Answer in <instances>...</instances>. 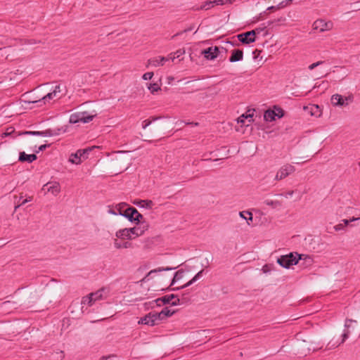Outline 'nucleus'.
<instances>
[{
    "label": "nucleus",
    "instance_id": "nucleus-29",
    "mask_svg": "<svg viewBox=\"0 0 360 360\" xmlns=\"http://www.w3.org/2000/svg\"><path fill=\"white\" fill-rule=\"evenodd\" d=\"M148 89L152 94H156L161 90L160 86L157 83H150L148 84Z\"/></svg>",
    "mask_w": 360,
    "mask_h": 360
},
{
    "label": "nucleus",
    "instance_id": "nucleus-31",
    "mask_svg": "<svg viewBox=\"0 0 360 360\" xmlns=\"http://www.w3.org/2000/svg\"><path fill=\"white\" fill-rule=\"evenodd\" d=\"M174 268H170V267H166V268H158V269H153L151 271H150L148 274L143 278L142 281H145L147 279V278L151 275L153 273H157V272H160V271H170V270H172L174 269Z\"/></svg>",
    "mask_w": 360,
    "mask_h": 360
},
{
    "label": "nucleus",
    "instance_id": "nucleus-22",
    "mask_svg": "<svg viewBox=\"0 0 360 360\" xmlns=\"http://www.w3.org/2000/svg\"><path fill=\"white\" fill-rule=\"evenodd\" d=\"M20 162H27L29 163H31L34 162L35 160H37V155L35 154H31L27 155L25 152H20L19 153V158Z\"/></svg>",
    "mask_w": 360,
    "mask_h": 360
},
{
    "label": "nucleus",
    "instance_id": "nucleus-18",
    "mask_svg": "<svg viewBox=\"0 0 360 360\" xmlns=\"http://www.w3.org/2000/svg\"><path fill=\"white\" fill-rule=\"evenodd\" d=\"M22 134H29V135H35L40 136L43 137H49L53 136L55 134L52 132L51 129H46L45 131H25L23 132L18 133L17 136L22 135Z\"/></svg>",
    "mask_w": 360,
    "mask_h": 360
},
{
    "label": "nucleus",
    "instance_id": "nucleus-47",
    "mask_svg": "<svg viewBox=\"0 0 360 360\" xmlns=\"http://www.w3.org/2000/svg\"><path fill=\"white\" fill-rule=\"evenodd\" d=\"M342 223L343 224L344 226H348L349 224V219H342Z\"/></svg>",
    "mask_w": 360,
    "mask_h": 360
},
{
    "label": "nucleus",
    "instance_id": "nucleus-28",
    "mask_svg": "<svg viewBox=\"0 0 360 360\" xmlns=\"http://www.w3.org/2000/svg\"><path fill=\"white\" fill-rule=\"evenodd\" d=\"M184 271L183 270H179L177 271L175 274H174V276L172 279V283L171 285H173L175 283L178 282L179 281L181 280L184 276Z\"/></svg>",
    "mask_w": 360,
    "mask_h": 360
},
{
    "label": "nucleus",
    "instance_id": "nucleus-44",
    "mask_svg": "<svg viewBox=\"0 0 360 360\" xmlns=\"http://www.w3.org/2000/svg\"><path fill=\"white\" fill-rule=\"evenodd\" d=\"M184 53V51L183 50H178L176 51L174 54L176 56V58H179L180 56L183 55Z\"/></svg>",
    "mask_w": 360,
    "mask_h": 360
},
{
    "label": "nucleus",
    "instance_id": "nucleus-23",
    "mask_svg": "<svg viewBox=\"0 0 360 360\" xmlns=\"http://www.w3.org/2000/svg\"><path fill=\"white\" fill-rule=\"evenodd\" d=\"M134 204L139 207L151 209L154 205L153 202L150 200H137L134 202Z\"/></svg>",
    "mask_w": 360,
    "mask_h": 360
},
{
    "label": "nucleus",
    "instance_id": "nucleus-49",
    "mask_svg": "<svg viewBox=\"0 0 360 360\" xmlns=\"http://www.w3.org/2000/svg\"><path fill=\"white\" fill-rule=\"evenodd\" d=\"M260 53H261V51L256 50L255 51H254L253 53L256 54L255 56V58H257L259 56V55L260 54Z\"/></svg>",
    "mask_w": 360,
    "mask_h": 360
},
{
    "label": "nucleus",
    "instance_id": "nucleus-17",
    "mask_svg": "<svg viewBox=\"0 0 360 360\" xmlns=\"http://www.w3.org/2000/svg\"><path fill=\"white\" fill-rule=\"evenodd\" d=\"M169 58L163 56H158L150 58L148 60V66L158 67L164 65L165 63L168 61Z\"/></svg>",
    "mask_w": 360,
    "mask_h": 360
},
{
    "label": "nucleus",
    "instance_id": "nucleus-5",
    "mask_svg": "<svg viewBox=\"0 0 360 360\" xmlns=\"http://www.w3.org/2000/svg\"><path fill=\"white\" fill-rule=\"evenodd\" d=\"M295 172V167L289 163L285 164L278 169L274 179L276 181H281L289 175L293 174Z\"/></svg>",
    "mask_w": 360,
    "mask_h": 360
},
{
    "label": "nucleus",
    "instance_id": "nucleus-8",
    "mask_svg": "<svg viewBox=\"0 0 360 360\" xmlns=\"http://www.w3.org/2000/svg\"><path fill=\"white\" fill-rule=\"evenodd\" d=\"M157 305L160 306L164 304H171L173 306L182 304L183 302H181L180 299L177 297L176 295L173 294L168 295L162 297V298H158L154 301Z\"/></svg>",
    "mask_w": 360,
    "mask_h": 360
},
{
    "label": "nucleus",
    "instance_id": "nucleus-52",
    "mask_svg": "<svg viewBox=\"0 0 360 360\" xmlns=\"http://www.w3.org/2000/svg\"><path fill=\"white\" fill-rule=\"evenodd\" d=\"M108 212H109L110 214H114V215H116V214H117L116 212H115V211H114V210H112V209H110V210H108Z\"/></svg>",
    "mask_w": 360,
    "mask_h": 360
},
{
    "label": "nucleus",
    "instance_id": "nucleus-57",
    "mask_svg": "<svg viewBox=\"0 0 360 360\" xmlns=\"http://www.w3.org/2000/svg\"><path fill=\"white\" fill-rule=\"evenodd\" d=\"M158 120V118H157V117H153V121H155V120Z\"/></svg>",
    "mask_w": 360,
    "mask_h": 360
},
{
    "label": "nucleus",
    "instance_id": "nucleus-15",
    "mask_svg": "<svg viewBox=\"0 0 360 360\" xmlns=\"http://www.w3.org/2000/svg\"><path fill=\"white\" fill-rule=\"evenodd\" d=\"M219 49L217 46H210L201 51V54L208 60H214L219 54Z\"/></svg>",
    "mask_w": 360,
    "mask_h": 360
},
{
    "label": "nucleus",
    "instance_id": "nucleus-13",
    "mask_svg": "<svg viewBox=\"0 0 360 360\" xmlns=\"http://www.w3.org/2000/svg\"><path fill=\"white\" fill-rule=\"evenodd\" d=\"M258 30H253L238 35V40L243 44H248L255 41V34Z\"/></svg>",
    "mask_w": 360,
    "mask_h": 360
},
{
    "label": "nucleus",
    "instance_id": "nucleus-33",
    "mask_svg": "<svg viewBox=\"0 0 360 360\" xmlns=\"http://www.w3.org/2000/svg\"><path fill=\"white\" fill-rule=\"evenodd\" d=\"M215 4V3L212 2V0L207 1L203 4V5L201 6L202 9L208 10L210 8L213 7Z\"/></svg>",
    "mask_w": 360,
    "mask_h": 360
},
{
    "label": "nucleus",
    "instance_id": "nucleus-35",
    "mask_svg": "<svg viewBox=\"0 0 360 360\" xmlns=\"http://www.w3.org/2000/svg\"><path fill=\"white\" fill-rule=\"evenodd\" d=\"M128 229L131 237V240L139 237V233H137V230H136L135 227L129 228Z\"/></svg>",
    "mask_w": 360,
    "mask_h": 360
},
{
    "label": "nucleus",
    "instance_id": "nucleus-4",
    "mask_svg": "<svg viewBox=\"0 0 360 360\" xmlns=\"http://www.w3.org/2000/svg\"><path fill=\"white\" fill-rule=\"evenodd\" d=\"M96 115H89L87 112H79L72 114L70 116L69 122L71 124H77L79 122L89 123L93 120Z\"/></svg>",
    "mask_w": 360,
    "mask_h": 360
},
{
    "label": "nucleus",
    "instance_id": "nucleus-10",
    "mask_svg": "<svg viewBox=\"0 0 360 360\" xmlns=\"http://www.w3.org/2000/svg\"><path fill=\"white\" fill-rule=\"evenodd\" d=\"M41 190L44 191L45 193H50L53 196H56L60 193L61 188L59 182L49 181L43 186Z\"/></svg>",
    "mask_w": 360,
    "mask_h": 360
},
{
    "label": "nucleus",
    "instance_id": "nucleus-45",
    "mask_svg": "<svg viewBox=\"0 0 360 360\" xmlns=\"http://www.w3.org/2000/svg\"><path fill=\"white\" fill-rule=\"evenodd\" d=\"M48 145H41L40 146L39 148H38V150H36V153H39V151H42L44 150H45L46 148H47Z\"/></svg>",
    "mask_w": 360,
    "mask_h": 360
},
{
    "label": "nucleus",
    "instance_id": "nucleus-46",
    "mask_svg": "<svg viewBox=\"0 0 360 360\" xmlns=\"http://www.w3.org/2000/svg\"><path fill=\"white\" fill-rule=\"evenodd\" d=\"M32 200V197L30 196L27 198L26 199L23 200L21 202V205H25V203L30 202Z\"/></svg>",
    "mask_w": 360,
    "mask_h": 360
},
{
    "label": "nucleus",
    "instance_id": "nucleus-56",
    "mask_svg": "<svg viewBox=\"0 0 360 360\" xmlns=\"http://www.w3.org/2000/svg\"><path fill=\"white\" fill-rule=\"evenodd\" d=\"M117 153H127V151H117Z\"/></svg>",
    "mask_w": 360,
    "mask_h": 360
},
{
    "label": "nucleus",
    "instance_id": "nucleus-14",
    "mask_svg": "<svg viewBox=\"0 0 360 360\" xmlns=\"http://www.w3.org/2000/svg\"><path fill=\"white\" fill-rule=\"evenodd\" d=\"M121 214L128 218L131 221H140L143 218V215L141 214L134 207L127 208L124 211V213Z\"/></svg>",
    "mask_w": 360,
    "mask_h": 360
},
{
    "label": "nucleus",
    "instance_id": "nucleus-59",
    "mask_svg": "<svg viewBox=\"0 0 360 360\" xmlns=\"http://www.w3.org/2000/svg\"><path fill=\"white\" fill-rule=\"evenodd\" d=\"M359 165L360 166V162H359Z\"/></svg>",
    "mask_w": 360,
    "mask_h": 360
},
{
    "label": "nucleus",
    "instance_id": "nucleus-6",
    "mask_svg": "<svg viewBox=\"0 0 360 360\" xmlns=\"http://www.w3.org/2000/svg\"><path fill=\"white\" fill-rule=\"evenodd\" d=\"M295 252H291L288 255H282L280 257L278 258L277 262L281 266L288 269L291 266L295 265L297 264V260L296 259V257H295Z\"/></svg>",
    "mask_w": 360,
    "mask_h": 360
},
{
    "label": "nucleus",
    "instance_id": "nucleus-11",
    "mask_svg": "<svg viewBox=\"0 0 360 360\" xmlns=\"http://www.w3.org/2000/svg\"><path fill=\"white\" fill-rule=\"evenodd\" d=\"M159 319L160 315H158V313L150 312L141 318L138 323L153 326L157 323L158 321H160Z\"/></svg>",
    "mask_w": 360,
    "mask_h": 360
},
{
    "label": "nucleus",
    "instance_id": "nucleus-58",
    "mask_svg": "<svg viewBox=\"0 0 360 360\" xmlns=\"http://www.w3.org/2000/svg\"><path fill=\"white\" fill-rule=\"evenodd\" d=\"M315 108H317V109L319 108V105H315Z\"/></svg>",
    "mask_w": 360,
    "mask_h": 360
},
{
    "label": "nucleus",
    "instance_id": "nucleus-34",
    "mask_svg": "<svg viewBox=\"0 0 360 360\" xmlns=\"http://www.w3.org/2000/svg\"><path fill=\"white\" fill-rule=\"evenodd\" d=\"M235 0H212L213 3H215L216 5H225L226 4H231Z\"/></svg>",
    "mask_w": 360,
    "mask_h": 360
},
{
    "label": "nucleus",
    "instance_id": "nucleus-38",
    "mask_svg": "<svg viewBox=\"0 0 360 360\" xmlns=\"http://www.w3.org/2000/svg\"><path fill=\"white\" fill-rule=\"evenodd\" d=\"M15 132V129L13 127L7 128L6 131L2 134V136H8Z\"/></svg>",
    "mask_w": 360,
    "mask_h": 360
},
{
    "label": "nucleus",
    "instance_id": "nucleus-41",
    "mask_svg": "<svg viewBox=\"0 0 360 360\" xmlns=\"http://www.w3.org/2000/svg\"><path fill=\"white\" fill-rule=\"evenodd\" d=\"M344 228H345V226H344V225H343V224H342V222H341V223H340V224H337V225H335V226L333 227V229H334V230H335V231H341V230H343V229H344Z\"/></svg>",
    "mask_w": 360,
    "mask_h": 360
},
{
    "label": "nucleus",
    "instance_id": "nucleus-43",
    "mask_svg": "<svg viewBox=\"0 0 360 360\" xmlns=\"http://www.w3.org/2000/svg\"><path fill=\"white\" fill-rule=\"evenodd\" d=\"M131 244L129 242H124L122 243V249H127L131 248Z\"/></svg>",
    "mask_w": 360,
    "mask_h": 360
},
{
    "label": "nucleus",
    "instance_id": "nucleus-51",
    "mask_svg": "<svg viewBox=\"0 0 360 360\" xmlns=\"http://www.w3.org/2000/svg\"><path fill=\"white\" fill-rule=\"evenodd\" d=\"M186 124H192V125H194V126H197V125H198V122H186Z\"/></svg>",
    "mask_w": 360,
    "mask_h": 360
},
{
    "label": "nucleus",
    "instance_id": "nucleus-1",
    "mask_svg": "<svg viewBox=\"0 0 360 360\" xmlns=\"http://www.w3.org/2000/svg\"><path fill=\"white\" fill-rule=\"evenodd\" d=\"M109 289L107 288H102L98 290L91 292L86 296L82 297L81 304L82 309L85 306L91 307L96 302L105 299L109 294Z\"/></svg>",
    "mask_w": 360,
    "mask_h": 360
},
{
    "label": "nucleus",
    "instance_id": "nucleus-42",
    "mask_svg": "<svg viewBox=\"0 0 360 360\" xmlns=\"http://www.w3.org/2000/svg\"><path fill=\"white\" fill-rule=\"evenodd\" d=\"M151 122H152V121H150V120H144L142 123V128L143 129H146L151 124Z\"/></svg>",
    "mask_w": 360,
    "mask_h": 360
},
{
    "label": "nucleus",
    "instance_id": "nucleus-24",
    "mask_svg": "<svg viewBox=\"0 0 360 360\" xmlns=\"http://www.w3.org/2000/svg\"><path fill=\"white\" fill-rule=\"evenodd\" d=\"M203 270L200 271L191 280L183 285L176 288V290L183 289L192 285L194 282L198 280L202 275ZM175 290V288H174Z\"/></svg>",
    "mask_w": 360,
    "mask_h": 360
},
{
    "label": "nucleus",
    "instance_id": "nucleus-36",
    "mask_svg": "<svg viewBox=\"0 0 360 360\" xmlns=\"http://www.w3.org/2000/svg\"><path fill=\"white\" fill-rule=\"evenodd\" d=\"M120 240H121L117 237H115V238H114L113 245L116 249H122V243Z\"/></svg>",
    "mask_w": 360,
    "mask_h": 360
},
{
    "label": "nucleus",
    "instance_id": "nucleus-50",
    "mask_svg": "<svg viewBox=\"0 0 360 360\" xmlns=\"http://www.w3.org/2000/svg\"><path fill=\"white\" fill-rule=\"evenodd\" d=\"M293 193H294V192H293L292 191H288V192L285 195V196L286 198L290 197V196H292V195H293Z\"/></svg>",
    "mask_w": 360,
    "mask_h": 360
},
{
    "label": "nucleus",
    "instance_id": "nucleus-12",
    "mask_svg": "<svg viewBox=\"0 0 360 360\" xmlns=\"http://www.w3.org/2000/svg\"><path fill=\"white\" fill-rule=\"evenodd\" d=\"M283 116V111L279 108H274V110H268L265 111L264 118L266 122H272L276 118H281Z\"/></svg>",
    "mask_w": 360,
    "mask_h": 360
},
{
    "label": "nucleus",
    "instance_id": "nucleus-55",
    "mask_svg": "<svg viewBox=\"0 0 360 360\" xmlns=\"http://www.w3.org/2000/svg\"><path fill=\"white\" fill-rule=\"evenodd\" d=\"M21 205H22L21 203H20L19 205H16L15 207V210H17V209L19 208Z\"/></svg>",
    "mask_w": 360,
    "mask_h": 360
},
{
    "label": "nucleus",
    "instance_id": "nucleus-53",
    "mask_svg": "<svg viewBox=\"0 0 360 360\" xmlns=\"http://www.w3.org/2000/svg\"><path fill=\"white\" fill-rule=\"evenodd\" d=\"M360 218H356V217H352V219H349V222H352V221H355L358 219H359Z\"/></svg>",
    "mask_w": 360,
    "mask_h": 360
},
{
    "label": "nucleus",
    "instance_id": "nucleus-39",
    "mask_svg": "<svg viewBox=\"0 0 360 360\" xmlns=\"http://www.w3.org/2000/svg\"><path fill=\"white\" fill-rule=\"evenodd\" d=\"M292 1V0H285L282 2H281L280 4H278V7L279 8H284L285 6L289 5Z\"/></svg>",
    "mask_w": 360,
    "mask_h": 360
},
{
    "label": "nucleus",
    "instance_id": "nucleus-7",
    "mask_svg": "<svg viewBox=\"0 0 360 360\" xmlns=\"http://www.w3.org/2000/svg\"><path fill=\"white\" fill-rule=\"evenodd\" d=\"M313 30L319 32L330 31L333 28V23L332 21H326L323 19H317L315 20L312 25Z\"/></svg>",
    "mask_w": 360,
    "mask_h": 360
},
{
    "label": "nucleus",
    "instance_id": "nucleus-32",
    "mask_svg": "<svg viewBox=\"0 0 360 360\" xmlns=\"http://www.w3.org/2000/svg\"><path fill=\"white\" fill-rule=\"evenodd\" d=\"M264 204L273 208H277L281 206V203L278 200H266Z\"/></svg>",
    "mask_w": 360,
    "mask_h": 360
},
{
    "label": "nucleus",
    "instance_id": "nucleus-20",
    "mask_svg": "<svg viewBox=\"0 0 360 360\" xmlns=\"http://www.w3.org/2000/svg\"><path fill=\"white\" fill-rule=\"evenodd\" d=\"M115 237L121 240H131L128 228L121 229L116 231Z\"/></svg>",
    "mask_w": 360,
    "mask_h": 360
},
{
    "label": "nucleus",
    "instance_id": "nucleus-30",
    "mask_svg": "<svg viewBox=\"0 0 360 360\" xmlns=\"http://www.w3.org/2000/svg\"><path fill=\"white\" fill-rule=\"evenodd\" d=\"M240 217L247 221L248 224H250V221H252V214L248 211H243L239 213Z\"/></svg>",
    "mask_w": 360,
    "mask_h": 360
},
{
    "label": "nucleus",
    "instance_id": "nucleus-27",
    "mask_svg": "<svg viewBox=\"0 0 360 360\" xmlns=\"http://www.w3.org/2000/svg\"><path fill=\"white\" fill-rule=\"evenodd\" d=\"M295 257H296L297 262H299V260H304L308 264H311L313 262L312 257L308 255H304V254L300 255V254L295 252Z\"/></svg>",
    "mask_w": 360,
    "mask_h": 360
},
{
    "label": "nucleus",
    "instance_id": "nucleus-37",
    "mask_svg": "<svg viewBox=\"0 0 360 360\" xmlns=\"http://www.w3.org/2000/svg\"><path fill=\"white\" fill-rule=\"evenodd\" d=\"M153 72H148L143 75L142 79L143 80H149L151 79L153 77Z\"/></svg>",
    "mask_w": 360,
    "mask_h": 360
},
{
    "label": "nucleus",
    "instance_id": "nucleus-54",
    "mask_svg": "<svg viewBox=\"0 0 360 360\" xmlns=\"http://www.w3.org/2000/svg\"><path fill=\"white\" fill-rule=\"evenodd\" d=\"M108 357L107 356H102L99 360H107Z\"/></svg>",
    "mask_w": 360,
    "mask_h": 360
},
{
    "label": "nucleus",
    "instance_id": "nucleus-16",
    "mask_svg": "<svg viewBox=\"0 0 360 360\" xmlns=\"http://www.w3.org/2000/svg\"><path fill=\"white\" fill-rule=\"evenodd\" d=\"M61 92L60 86L57 85L55 86L54 89L51 91L46 94L42 97L41 100H39L37 102L42 101L44 104L50 103L51 100L58 98V94Z\"/></svg>",
    "mask_w": 360,
    "mask_h": 360
},
{
    "label": "nucleus",
    "instance_id": "nucleus-26",
    "mask_svg": "<svg viewBox=\"0 0 360 360\" xmlns=\"http://www.w3.org/2000/svg\"><path fill=\"white\" fill-rule=\"evenodd\" d=\"M134 227L136 230H137V233H139V236H141L148 229L149 225L146 222H141L138 226Z\"/></svg>",
    "mask_w": 360,
    "mask_h": 360
},
{
    "label": "nucleus",
    "instance_id": "nucleus-40",
    "mask_svg": "<svg viewBox=\"0 0 360 360\" xmlns=\"http://www.w3.org/2000/svg\"><path fill=\"white\" fill-rule=\"evenodd\" d=\"M324 62L323 61H318L316 63H314L312 64H311L308 68L310 70H314L315 68L318 67L319 65L323 64Z\"/></svg>",
    "mask_w": 360,
    "mask_h": 360
},
{
    "label": "nucleus",
    "instance_id": "nucleus-2",
    "mask_svg": "<svg viewBox=\"0 0 360 360\" xmlns=\"http://www.w3.org/2000/svg\"><path fill=\"white\" fill-rule=\"evenodd\" d=\"M354 101V96L352 94H348L343 96L339 94H335L331 96L330 102L333 107L346 108Z\"/></svg>",
    "mask_w": 360,
    "mask_h": 360
},
{
    "label": "nucleus",
    "instance_id": "nucleus-19",
    "mask_svg": "<svg viewBox=\"0 0 360 360\" xmlns=\"http://www.w3.org/2000/svg\"><path fill=\"white\" fill-rule=\"evenodd\" d=\"M250 111L240 115L237 119L238 123H241L243 125L248 126L249 124L253 121V119H252L253 113H248Z\"/></svg>",
    "mask_w": 360,
    "mask_h": 360
},
{
    "label": "nucleus",
    "instance_id": "nucleus-21",
    "mask_svg": "<svg viewBox=\"0 0 360 360\" xmlns=\"http://www.w3.org/2000/svg\"><path fill=\"white\" fill-rule=\"evenodd\" d=\"M243 58V52L242 50L239 49H233L231 51V56L229 58V61L231 63H235L240 60H242Z\"/></svg>",
    "mask_w": 360,
    "mask_h": 360
},
{
    "label": "nucleus",
    "instance_id": "nucleus-9",
    "mask_svg": "<svg viewBox=\"0 0 360 360\" xmlns=\"http://www.w3.org/2000/svg\"><path fill=\"white\" fill-rule=\"evenodd\" d=\"M90 151V148L78 150L75 153L70 155L69 161L73 164L79 165L82 162V159L87 158V155Z\"/></svg>",
    "mask_w": 360,
    "mask_h": 360
},
{
    "label": "nucleus",
    "instance_id": "nucleus-3",
    "mask_svg": "<svg viewBox=\"0 0 360 360\" xmlns=\"http://www.w3.org/2000/svg\"><path fill=\"white\" fill-rule=\"evenodd\" d=\"M356 321L352 320V319H347L345 321V329L344 330V333L342 335V338L340 342L338 340H332L328 342V344L326 346V349H333L336 347H338L339 345H340L342 343H343L349 337V334L351 333L350 328L353 326V324H356Z\"/></svg>",
    "mask_w": 360,
    "mask_h": 360
},
{
    "label": "nucleus",
    "instance_id": "nucleus-25",
    "mask_svg": "<svg viewBox=\"0 0 360 360\" xmlns=\"http://www.w3.org/2000/svg\"><path fill=\"white\" fill-rule=\"evenodd\" d=\"M174 311L171 310L168 307L164 308L160 312L158 313L160 315V321L164 319L166 317H170L174 314Z\"/></svg>",
    "mask_w": 360,
    "mask_h": 360
},
{
    "label": "nucleus",
    "instance_id": "nucleus-48",
    "mask_svg": "<svg viewBox=\"0 0 360 360\" xmlns=\"http://www.w3.org/2000/svg\"><path fill=\"white\" fill-rule=\"evenodd\" d=\"M167 58H169V60H171L174 61V59L176 58V56H174V53H171Z\"/></svg>",
    "mask_w": 360,
    "mask_h": 360
}]
</instances>
